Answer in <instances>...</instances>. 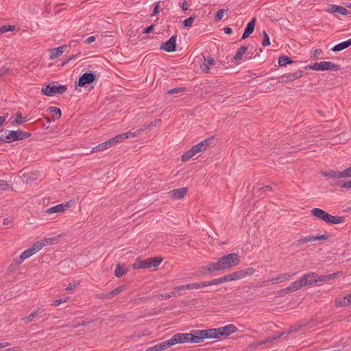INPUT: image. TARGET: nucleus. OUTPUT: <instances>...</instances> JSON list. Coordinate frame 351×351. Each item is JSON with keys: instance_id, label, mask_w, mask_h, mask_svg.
I'll list each match as a JSON object with an SVG mask.
<instances>
[{"instance_id": "nucleus-6", "label": "nucleus", "mask_w": 351, "mask_h": 351, "mask_svg": "<svg viewBox=\"0 0 351 351\" xmlns=\"http://www.w3.org/2000/svg\"><path fill=\"white\" fill-rule=\"evenodd\" d=\"M53 239L51 238L43 239L33 243L29 248L23 251L19 256L21 262L30 258L41 251L45 247L52 244Z\"/></svg>"}, {"instance_id": "nucleus-32", "label": "nucleus", "mask_w": 351, "mask_h": 351, "mask_svg": "<svg viewBox=\"0 0 351 351\" xmlns=\"http://www.w3.org/2000/svg\"><path fill=\"white\" fill-rule=\"evenodd\" d=\"M255 19H253L250 23H247V27L243 34L242 38L245 39L250 36L254 30Z\"/></svg>"}, {"instance_id": "nucleus-63", "label": "nucleus", "mask_w": 351, "mask_h": 351, "mask_svg": "<svg viewBox=\"0 0 351 351\" xmlns=\"http://www.w3.org/2000/svg\"><path fill=\"white\" fill-rule=\"evenodd\" d=\"M224 32L227 34H230L232 32V30L230 27H225Z\"/></svg>"}, {"instance_id": "nucleus-50", "label": "nucleus", "mask_w": 351, "mask_h": 351, "mask_svg": "<svg viewBox=\"0 0 351 351\" xmlns=\"http://www.w3.org/2000/svg\"><path fill=\"white\" fill-rule=\"evenodd\" d=\"M1 31V34H3L4 32H8V31H14L15 29V27L14 25H8V26H1L0 27V29H3Z\"/></svg>"}, {"instance_id": "nucleus-17", "label": "nucleus", "mask_w": 351, "mask_h": 351, "mask_svg": "<svg viewBox=\"0 0 351 351\" xmlns=\"http://www.w3.org/2000/svg\"><path fill=\"white\" fill-rule=\"evenodd\" d=\"M334 305L337 308L347 307L351 305V292L344 295H339L334 300Z\"/></svg>"}, {"instance_id": "nucleus-38", "label": "nucleus", "mask_w": 351, "mask_h": 351, "mask_svg": "<svg viewBox=\"0 0 351 351\" xmlns=\"http://www.w3.org/2000/svg\"><path fill=\"white\" fill-rule=\"evenodd\" d=\"M1 223L5 228H11L14 223V218L13 217L8 216L5 217L2 219Z\"/></svg>"}, {"instance_id": "nucleus-8", "label": "nucleus", "mask_w": 351, "mask_h": 351, "mask_svg": "<svg viewBox=\"0 0 351 351\" xmlns=\"http://www.w3.org/2000/svg\"><path fill=\"white\" fill-rule=\"evenodd\" d=\"M311 213L313 217L328 223L339 224L345 221L344 217L332 216L321 208H315Z\"/></svg>"}, {"instance_id": "nucleus-1", "label": "nucleus", "mask_w": 351, "mask_h": 351, "mask_svg": "<svg viewBox=\"0 0 351 351\" xmlns=\"http://www.w3.org/2000/svg\"><path fill=\"white\" fill-rule=\"evenodd\" d=\"M343 275L342 272H337L327 275H322L318 276L315 273L308 274L302 276L298 280L292 282L288 287L286 288L287 292H294L304 287L311 285L317 282L329 281L341 277Z\"/></svg>"}, {"instance_id": "nucleus-56", "label": "nucleus", "mask_w": 351, "mask_h": 351, "mask_svg": "<svg viewBox=\"0 0 351 351\" xmlns=\"http://www.w3.org/2000/svg\"><path fill=\"white\" fill-rule=\"evenodd\" d=\"M173 296H175V293L171 292L169 293H165V295H162V298L164 300H168Z\"/></svg>"}, {"instance_id": "nucleus-2", "label": "nucleus", "mask_w": 351, "mask_h": 351, "mask_svg": "<svg viewBox=\"0 0 351 351\" xmlns=\"http://www.w3.org/2000/svg\"><path fill=\"white\" fill-rule=\"evenodd\" d=\"M143 128H140L134 131H128L127 132L119 134L93 147V152H97L104 151L111 147L114 146L117 143L124 142L125 140L130 138H136L140 136L143 133Z\"/></svg>"}, {"instance_id": "nucleus-19", "label": "nucleus", "mask_w": 351, "mask_h": 351, "mask_svg": "<svg viewBox=\"0 0 351 351\" xmlns=\"http://www.w3.org/2000/svg\"><path fill=\"white\" fill-rule=\"evenodd\" d=\"M176 36H171L167 41L161 44L160 49L166 52H174L176 49Z\"/></svg>"}, {"instance_id": "nucleus-49", "label": "nucleus", "mask_w": 351, "mask_h": 351, "mask_svg": "<svg viewBox=\"0 0 351 351\" xmlns=\"http://www.w3.org/2000/svg\"><path fill=\"white\" fill-rule=\"evenodd\" d=\"M10 188V185L4 180L0 179V189L6 190Z\"/></svg>"}, {"instance_id": "nucleus-22", "label": "nucleus", "mask_w": 351, "mask_h": 351, "mask_svg": "<svg viewBox=\"0 0 351 351\" xmlns=\"http://www.w3.org/2000/svg\"><path fill=\"white\" fill-rule=\"evenodd\" d=\"M218 328L220 339L229 337L230 335L236 332L237 330V327L233 324H228Z\"/></svg>"}, {"instance_id": "nucleus-21", "label": "nucleus", "mask_w": 351, "mask_h": 351, "mask_svg": "<svg viewBox=\"0 0 351 351\" xmlns=\"http://www.w3.org/2000/svg\"><path fill=\"white\" fill-rule=\"evenodd\" d=\"M96 80V75L91 73H85L78 80V86L84 87L86 84H90Z\"/></svg>"}, {"instance_id": "nucleus-36", "label": "nucleus", "mask_w": 351, "mask_h": 351, "mask_svg": "<svg viewBox=\"0 0 351 351\" xmlns=\"http://www.w3.org/2000/svg\"><path fill=\"white\" fill-rule=\"evenodd\" d=\"M322 175L330 179H339V171L329 170L322 172Z\"/></svg>"}, {"instance_id": "nucleus-20", "label": "nucleus", "mask_w": 351, "mask_h": 351, "mask_svg": "<svg viewBox=\"0 0 351 351\" xmlns=\"http://www.w3.org/2000/svg\"><path fill=\"white\" fill-rule=\"evenodd\" d=\"M215 64V60L210 56H203V60L199 64V68L203 73H210V67Z\"/></svg>"}, {"instance_id": "nucleus-9", "label": "nucleus", "mask_w": 351, "mask_h": 351, "mask_svg": "<svg viewBox=\"0 0 351 351\" xmlns=\"http://www.w3.org/2000/svg\"><path fill=\"white\" fill-rule=\"evenodd\" d=\"M306 68L317 72H337L341 69V66L339 64L330 60H323L320 62H315L312 64L307 66Z\"/></svg>"}, {"instance_id": "nucleus-33", "label": "nucleus", "mask_w": 351, "mask_h": 351, "mask_svg": "<svg viewBox=\"0 0 351 351\" xmlns=\"http://www.w3.org/2000/svg\"><path fill=\"white\" fill-rule=\"evenodd\" d=\"M160 343V347L161 348V351L167 350L171 346H174L176 344L173 335L171 339L164 341Z\"/></svg>"}, {"instance_id": "nucleus-3", "label": "nucleus", "mask_w": 351, "mask_h": 351, "mask_svg": "<svg viewBox=\"0 0 351 351\" xmlns=\"http://www.w3.org/2000/svg\"><path fill=\"white\" fill-rule=\"evenodd\" d=\"M255 273V269L252 267H248L234 271L232 273L223 276L219 278L213 279L206 282L208 286H216L228 282H234L250 276Z\"/></svg>"}, {"instance_id": "nucleus-62", "label": "nucleus", "mask_w": 351, "mask_h": 351, "mask_svg": "<svg viewBox=\"0 0 351 351\" xmlns=\"http://www.w3.org/2000/svg\"><path fill=\"white\" fill-rule=\"evenodd\" d=\"M153 28H154V25H151V26L148 27L147 28L145 29L144 33H145V34L150 33L152 31Z\"/></svg>"}, {"instance_id": "nucleus-16", "label": "nucleus", "mask_w": 351, "mask_h": 351, "mask_svg": "<svg viewBox=\"0 0 351 351\" xmlns=\"http://www.w3.org/2000/svg\"><path fill=\"white\" fill-rule=\"evenodd\" d=\"M331 236L328 233L324 234H318L317 235L311 234L306 237H304L302 239V243H308L311 242H315L317 241H320L323 242L328 241L330 239Z\"/></svg>"}, {"instance_id": "nucleus-10", "label": "nucleus", "mask_w": 351, "mask_h": 351, "mask_svg": "<svg viewBox=\"0 0 351 351\" xmlns=\"http://www.w3.org/2000/svg\"><path fill=\"white\" fill-rule=\"evenodd\" d=\"M200 330H193L190 333H176L173 335L176 344L184 343H199L202 342Z\"/></svg>"}, {"instance_id": "nucleus-41", "label": "nucleus", "mask_w": 351, "mask_h": 351, "mask_svg": "<svg viewBox=\"0 0 351 351\" xmlns=\"http://www.w3.org/2000/svg\"><path fill=\"white\" fill-rule=\"evenodd\" d=\"M293 61L287 56H281L278 58V64L280 66H285L286 64H291Z\"/></svg>"}, {"instance_id": "nucleus-24", "label": "nucleus", "mask_w": 351, "mask_h": 351, "mask_svg": "<svg viewBox=\"0 0 351 351\" xmlns=\"http://www.w3.org/2000/svg\"><path fill=\"white\" fill-rule=\"evenodd\" d=\"M291 279V275L288 273L281 274L276 277L271 278L268 280L269 285H276L287 282Z\"/></svg>"}, {"instance_id": "nucleus-59", "label": "nucleus", "mask_w": 351, "mask_h": 351, "mask_svg": "<svg viewBox=\"0 0 351 351\" xmlns=\"http://www.w3.org/2000/svg\"><path fill=\"white\" fill-rule=\"evenodd\" d=\"M160 3H158L156 5H155V8H154V14H157L159 13L160 12Z\"/></svg>"}, {"instance_id": "nucleus-37", "label": "nucleus", "mask_w": 351, "mask_h": 351, "mask_svg": "<svg viewBox=\"0 0 351 351\" xmlns=\"http://www.w3.org/2000/svg\"><path fill=\"white\" fill-rule=\"evenodd\" d=\"M40 311L39 310L32 311L28 316L24 318L25 322H31L36 317H40Z\"/></svg>"}, {"instance_id": "nucleus-35", "label": "nucleus", "mask_w": 351, "mask_h": 351, "mask_svg": "<svg viewBox=\"0 0 351 351\" xmlns=\"http://www.w3.org/2000/svg\"><path fill=\"white\" fill-rule=\"evenodd\" d=\"M162 124V120L160 119H155L150 121L145 126V130H152L154 128L159 127Z\"/></svg>"}, {"instance_id": "nucleus-53", "label": "nucleus", "mask_w": 351, "mask_h": 351, "mask_svg": "<svg viewBox=\"0 0 351 351\" xmlns=\"http://www.w3.org/2000/svg\"><path fill=\"white\" fill-rule=\"evenodd\" d=\"M145 351H161L160 343L156 344L153 346L148 348Z\"/></svg>"}, {"instance_id": "nucleus-54", "label": "nucleus", "mask_w": 351, "mask_h": 351, "mask_svg": "<svg viewBox=\"0 0 351 351\" xmlns=\"http://www.w3.org/2000/svg\"><path fill=\"white\" fill-rule=\"evenodd\" d=\"M302 77V72H297L295 73L291 74L289 75L290 80H293L295 79H298Z\"/></svg>"}, {"instance_id": "nucleus-13", "label": "nucleus", "mask_w": 351, "mask_h": 351, "mask_svg": "<svg viewBox=\"0 0 351 351\" xmlns=\"http://www.w3.org/2000/svg\"><path fill=\"white\" fill-rule=\"evenodd\" d=\"M40 172L36 169H24L21 171V178L23 183L29 184L38 180Z\"/></svg>"}, {"instance_id": "nucleus-44", "label": "nucleus", "mask_w": 351, "mask_h": 351, "mask_svg": "<svg viewBox=\"0 0 351 351\" xmlns=\"http://www.w3.org/2000/svg\"><path fill=\"white\" fill-rule=\"evenodd\" d=\"M339 5L330 4L326 8V12L330 14L337 13V10Z\"/></svg>"}, {"instance_id": "nucleus-39", "label": "nucleus", "mask_w": 351, "mask_h": 351, "mask_svg": "<svg viewBox=\"0 0 351 351\" xmlns=\"http://www.w3.org/2000/svg\"><path fill=\"white\" fill-rule=\"evenodd\" d=\"M339 179H344L351 177V166L342 170L339 171Z\"/></svg>"}, {"instance_id": "nucleus-57", "label": "nucleus", "mask_w": 351, "mask_h": 351, "mask_svg": "<svg viewBox=\"0 0 351 351\" xmlns=\"http://www.w3.org/2000/svg\"><path fill=\"white\" fill-rule=\"evenodd\" d=\"M95 40H96V37L94 36H91L86 38V40H85V43L90 44V43L95 42Z\"/></svg>"}, {"instance_id": "nucleus-31", "label": "nucleus", "mask_w": 351, "mask_h": 351, "mask_svg": "<svg viewBox=\"0 0 351 351\" xmlns=\"http://www.w3.org/2000/svg\"><path fill=\"white\" fill-rule=\"evenodd\" d=\"M350 46H351V38L336 45L332 48L331 50L332 52L336 53L344 50Z\"/></svg>"}, {"instance_id": "nucleus-18", "label": "nucleus", "mask_w": 351, "mask_h": 351, "mask_svg": "<svg viewBox=\"0 0 351 351\" xmlns=\"http://www.w3.org/2000/svg\"><path fill=\"white\" fill-rule=\"evenodd\" d=\"M200 330V336L201 341H204V339H220L219 328H211L208 330Z\"/></svg>"}, {"instance_id": "nucleus-61", "label": "nucleus", "mask_w": 351, "mask_h": 351, "mask_svg": "<svg viewBox=\"0 0 351 351\" xmlns=\"http://www.w3.org/2000/svg\"><path fill=\"white\" fill-rule=\"evenodd\" d=\"M7 116L8 114H6V116H0V127L3 124V123L5 122L6 118H7Z\"/></svg>"}, {"instance_id": "nucleus-46", "label": "nucleus", "mask_w": 351, "mask_h": 351, "mask_svg": "<svg viewBox=\"0 0 351 351\" xmlns=\"http://www.w3.org/2000/svg\"><path fill=\"white\" fill-rule=\"evenodd\" d=\"M322 53V50L319 48L314 49L311 51V56L313 58H317Z\"/></svg>"}, {"instance_id": "nucleus-30", "label": "nucleus", "mask_w": 351, "mask_h": 351, "mask_svg": "<svg viewBox=\"0 0 351 351\" xmlns=\"http://www.w3.org/2000/svg\"><path fill=\"white\" fill-rule=\"evenodd\" d=\"M128 272V269L126 266L121 265V264H117L116 265L115 269H114V276L117 278H121L124 276H125Z\"/></svg>"}, {"instance_id": "nucleus-27", "label": "nucleus", "mask_w": 351, "mask_h": 351, "mask_svg": "<svg viewBox=\"0 0 351 351\" xmlns=\"http://www.w3.org/2000/svg\"><path fill=\"white\" fill-rule=\"evenodd\" d=\"M134 269H147V258H137L132 264Z\"/></svg>"}, {"instance_id": "nucleus-7", "label": "nucleus", "mask_w": 351, "mask_h": 351, "mask_svg": "<svg viewBox=\"0 0 351 351\" xmlns=\"http://www.w3.org/2000/svg\"><path fill=\"white\" fill-rule=\"evenodd\" d=\"M218 271L234 267L240 263V256L237 253H232L220 257L215 261Z\"/></svg>"}, {"instance_id": "nucleus-25", "label": "nucleus", "mask_w": 351, "mask_h": 351, "mask_svg": "<svg viewBox=\"0 0 351 351\" xmlns=\"http://www.w3.org/2000/svg\"><path fill=\"white\" fill-rule=\"evenodd\" d=\"M68 208V204H61L47 209L45 212L47 215H51L55 213H63L66 211Z\"/></svg>"}, {"instance_id": "nucleus-60", "label": "nucleus", "mask_w": 351, "mask_h": 351, "mask_svg": "<svg viewBox=\"0 0 351 351\" xmlns=\"http://www.w3.org/2000/svg\"><path fill=\"white\" fill-rule=\"evenodd\" d=\"M182 8L184 11H186L189 10V5L186 1H184L182 5Z\"/></svg>"}, {"instance_id": "nucleus-4", "label": "nucleus", "mask_w": 351, "mask_h": 351, "mask_svg": "<svg viewBox=\"0 0 351 351\" xmlns=\"http://www.w3.org/2000/svg\"><path fill=\"white\" fill-rule=\"evenodd\" d=\"M215 137L209 136L197 144L194 145L181 156V161L186 162L191 158H197L201 153L207 149L214 143Z\"/></svg>"}, {"instance_id": "nucleus-28", "label": "nucleus", "mask_w": 351, "mask_h": 351, "mask_svg": "<svg viewBox=\"0 0 351 351\" xmlns=\"http://www.w3.org/2000/svg\"><path fill=\"white\" fill-rule=\"evenodd\" d=\"M65 45L60 46L58 48L52 49L49 51V57L51 60L60 57L66 50Z\"/></svg>"}, {"instance_id": "nucleus-14", "label": "nucleus", "mask_w": 351, "mask_h": 351, "mask_svg": "<svg viewBox=\"0 0 351 351\" xmlns=\"http://www.w3.org/2000/svg\"><path fill=\"white\" fill-rule=\"evenodd\" d=\"M206 282H195L192 284H189L186 285H182L174 287V291L178 293L179 295H182L186 292L187 290L190 289H199L204 287H208L206 285Z\"/></svg>"}, {"instance_id": "nucleus-45", "label": "nucleus", "mask_w": 351, "mask_h": 351, "mask_svg": "<svg viewBox=\"0 0 351 351\" xmlns=\"http://www.w3.org/2000/svg\"><path fill=\"white\" fill-rule=\"evenodd\" d=\"M25 122V119L23 117L21 113H17L14 121L12 122L13 124H22Z\"/></svg>"}, {"instance_id": "nucleus-55", "label": "nucleus", "mask_w": 351, "mask_h": 351, "mask_svg": "<svg viewBox=\"0 0 351 351\" xmlns=\"http://www.w3.org/2000/svg\"><path fill=\"white\" fill-rule=\"evenodd\" d=\"M67 301V299L66 298H60V299H58V300H54L53 302V305L54 306H59L63 303H65Z\"/></svg>"}, {"instance_id": "nucleus-58", "label": "nucleus", "mask_w": 351, "mask_h": 351, "mask_svg": "<svg viewBox=\"0 0 351 351\" xmlns=\"http://www.w3.org/2000/svg\"><path fill=\"white\" fill-rule=\"evenodd\" d=\"M76 58L75 55L71 56L67 60H66L64 62H62V66H64L66 63H68L69 61L75 59Z\"/></svg>"}, {"instance_id": "nucleus-34", "label": "nucleus", "mask_w": 351, "mask_h": 351, "mask_svg": "<svg viewBox=\"0 0 351 351\" xmlns=\"http://www.w3.org/2000/svg\"><path fill=\"white\" fill-rule=\"evenodd\" d=\"M47 110L51 114L52 118L59 119L62 115V111L59 108L57 107H49Z\"/></svg>"}, {"instance_id": "nucleus-42", "label": "nucleus", "mask_w": 351, "mask_h": 351, "mask_svg": "<svg viewBox=\"0 0 351 351\" xmlns=\"http://www.w3.org/2000/svg\"><path fill=\"white\" fill-rule=\"evenodd\" d=\"M337 13L345 16L350 14V11L346 8L341 5L338 6Z\"/></svg>"}, {"instance_id": "nucleus-23", "label": "nucleus", "mask_w": 351, "mask_h": 351, "mask_svg": "<svg viewBox=\"0 0 351 351\" xmlns=\"http://www.w3.org/2000/svg\"><path fill=\"white\" fill-rule=\"evenodd\" d=\"M163 261L164 258L160 256L147 258V269L156 271Z\"/></svg>"}, {"instance_id": "nucleus-43", "label": "nucleus", "mask_w": 351, "mask_h": 351, "mask_svg": "<svg viewBox=\"0 0 351 351\" xmlns=\"http://www.w3.org/2000/svg\"><path fill=\"white\" fill-rule=\"evenodd\" d=\"M195 18V16H191V17L185 19L182 22L183 26L185 27H189V28L191 27L193 25Z\"/></svg>"}, {"instance_id": "nucleus-29", "label": "nucleus", "mask_w": 351, "mask_h": 351, "mask_svg": "<svg viewBox=\"0 0 351 351\" xmlns=\"http://www.w3.org/2000/svg\"><path fill=\"white\" fill-rule=\"evenodd\" d=\"M215 262L210 263L208 265L201 267L199 272L203 275H208L210 273L217 271Z\"/></svg>"}, {"instance_id": "nucleus-11", "label": "nucleus", "mask_w": 351, "mask_h": 351, "mask_svg": "<svg viewBox=\"0 0 351 351\" xmlns=\"http://www.w3.org/2000/svg\"><path fill=\"white\" fill-rule=\"evenodd\" d=\"M68 90L66 85H57L53 83L43 84L41 88V93L47 97H53L56 95H62Z\"/></svg>"}, {"instance_id": "nucleus-52", "label": "nucleus", "mask_w": 351, "mask_h": 351, "mask_svg": "<svg viewBox=\"0 0 351 351\" xmlns=\"http://www.w3.org/2000/svg\"><path fill=\"white\" fill-rule=\"evenodd\" d=\"M340 187L345 189H351V180L347 182H342L339 184Z\"/></svg>"}, {"instance_id": "nucleus-26", "label": "nucleus", "mask_w": 351, "mask_h": 351, "mask_svg": "<svg viewBox=\"0 0 351 351\" xmlns=\"http://www.w3.org/2000/svg\"><path fill=\"white\" fill-rule=\"evenodd\" d=\"M247 49H248V47L245 46V45L240 47L236 51L235 55L233 56L232 60L236 62H238L242 60L244 57V55L247 51Z\"/></svg>"}, {"instance_id": "nucleus-51", "label": "nucleus", "mask_w": 351, "mask_h": 351, "mask_svg": "<svg viewBox=\"0 0 351 351\" xmlns=\"http://www.w3.org/2000/svg\"><path fill=\"white\" fill-rule=\"evenodd\" d=\"M78 285V283L74 282H71V283H69L65 288V290L66 291H71L73 290H74L77 286Z\"/></svg>"}, {"instance_id": "nucleus-15", "label": "nucleus", "mask_w": 351, "mask_h": 351, "mask_svg": "<svg viewBox=\"0 0 351 351\" xmlns=\"http://www.w3.org/2000/svg\"><path fill=\"white\" fill-rule=\"evenodd\" d=\"M188 191L187 186L173 189L169 192V196L172 200H180L186 196Z\"/></svg>"}, {"instance_id": "nucleus-47", "label": "nucleus", "mask_w": 351, "mask_h": 351, "mask_svg": "<svg viewBox=\"0 0 351 351\" xmlns=\"http://www.w3.org/2000/svg\"><path fill=\"white\" fill-rule=\"evenodd\" d=\"M263 39L262 45L264 47L269 46L270 45V40H269V37L268 34L266 33V32H263Z\"/></svg>"}, {"instance_id": "nucleus-12", "label": "nucleus", "mask_w": 351, "mask_h": 351, "mask_svg": "<svg viewBox=\"0 0 351 351\" xmlns=\"http://www.w3.org/2000/svg\"><path fill=\"white\" fill-rule=\"evenodd\" d=\"M30 135L31 134L29 132L21 130L7 131L3 135H1V138H0V140L3 143H10L27 138L30 136Z\"/></svg>"}, {"instance_id": "nucleus-5", "label": "nucleus", "mask_w": 351, "mask_h": 351, "mask_svg": "<svg viewBox=\"0 0 351 351\" xmlns=\"http://www.w3.org/2000/svg\"><path fill=\"white\" fill-rule=\"evenodd\" d=\"M53 239L51 238L43 239L33 243L29 248L23 251L19 256L21 262L30 258L41 251L45 247L52 244Z\"/></svg>"}, {"instance_id": "nucleus-48", "label": "nucleus", "mask_w": 351, "mask_h": 351, "mask_svg": "<svg viewBox=\"0 0 351 351\" xmlns=\"http://www.w3.org/2000/svg\"><path fill=\"white\" fill-rule=\"evenodd\" d=\"M227 12H228V10H224V9H221V10H218L217 12L216 13V16H215L216 19H217V20L221 19Z\"/></svg>"}, {"instance_id": "nucleus-40", "label": "nucleus", "mask_w": 351, "mask_h": 351, "mask_svg": "<svg viewBox=\"0 0 351 351\" xmlns=\"http://www.w3.org/2000/svg\"><path fill=\"white\" fill-rule=\"evenodd\" d=\"M123 291H124V288L123 287H118L113 289L112 291L108 293L106 295L108 298H112L114 295H117L121 293Z\"/></svg>"}, {"instance_id": "nucleus-64", "label": "nucleus", "mask_w": 351, "mask_h": 351, "mask_svg": "<svg viewBox=\"0 0 351 351\" xmlns=\"http://www.w3.org/2000/svg\"><path fill=\"white\" fill-rule=\"evenodd\" d=\"M8 345V343H0V350L5 348Z\"/></svg>"}]
</instances>
